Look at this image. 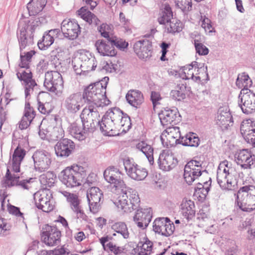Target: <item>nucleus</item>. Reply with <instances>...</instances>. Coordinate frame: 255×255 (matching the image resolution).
I'll list each match as a JSON object with an SVG mask.
<instances>
[{
	"label": "nucleus",
	"mask_w": 255,
	"mask_h": 255,
	"mask_svg": "<svg viewBox=\"0 0 255 255\" xmlns=\"http://www.w3.org/2000/svg\"><path fill=\"white\" fill-rule=\"evenodd\" d=\"M54 148L57 157L66 158L74 152L75 144L71 139L62 138L56 143Z\"/></svg>",
	"instance_id": "16"
},
{
	"label": "nucleus",
	"mask_w": 255,
	"mask_h": 255,
	"mask_svg": "<svg viewBox=\"0 0 255 255\" xmlns=\"http://www.w3.org/2000/svg\"><path fill=\"white\" fill-rule=\"evenodd\" d=\"M152 214L151 208L138 209L134 216V221L139 228H145L151 221Z\"/></svg>",
	"instance_id": "23"
},
{
	"label": "nucleus",
	"mask_w": 255,
	"mask_h": 255,
	"mask_svg": "<svg viewBox=\"0 0 255 255\" xmlns=\"http://www.w3.org/2000/svg\"><path fill=\"white\" fill-rule=\"evenodd\" d=\"M136 147L146 155L150 164L152 165L154 163L153 148L144 141L138 143Z\"/></svg>",
	"instance_id": "39"
},
{
	"label": "nucleus",
	"mask_w": 255,
	"mask_h": 255,
	"mask_svg": "<svg viewBox=\"0 0 255 255\" xmlns=\"http://www.w3.org/2000/svg\"><path fill=\"white\" fill-rule=\"evenodd\" d=\"M252 85V81L249 76L245 73H242L238 75L236 81V85L239 88L242 89H249Z\"/></svg>",
	"instance_id": "44"
},
{
	"label": "nucleus",
	"mask_w": 255,
	"mask_h": 255,
	"mask_svg": "<svg viewBox=\"0 0 255 255\" xmlns=\"http://www.w3.org/2000/svg\"><path fill=\"white\" fill-rule=\"evenodd\" d=\"M96 82L91 83L89 85L86 86L84 89V92L82 95L83 102L86 103L90 106L96 105ZM89 107H88L89 108ZM95 111H94L93 112Z\"/></svg>",
	"instance_id": "31"
},
{
	"label": "nucleus",
	"mask_w": 255,
	"mask_h": 255,
	"mask_svg": "<svg viewBox=\"0 0 255 255\" xmlns=\"http://www.w3.org/2000/svg\"><path fill=\"white\" fill-rule=\"evenodd\" d=\"M82 94L80 92L71 94L65 100L64 107L68 113L75 114L83 105Z\"/></svg>",
	"instance_id": "20"
},
{
	"label": "nucleus",
	"mask_w": 255,
	"mask_h": 255,
	"mask_svg": "<svg viewBox=\"0 0 255 255\" xmlns=\"http://www.w3.org/2000/svg\"><path fill=\"white\" fill-rule=\"evenodd\" d=\"M86 56L84 55L82 52L72 58V65L73 68L77 75L87 76L90 72L89 70L83 68V61L87 59Z\"/></svg>",
	"instance_id": "33"
},
{
	"label": "nucleus",
	"mask_w": 255,
	"mask_h": 255,
	"mask_svg": "<svg viewBox=\"0 0 255 255\" xmlns=\"http://www.w3.org/2000/svg\"><path fill=\"white\" fill-rule=\"evenodd\" d=\"M38 110L42 114L48 115L52 111L53 108L50 103H45L43 104L39 101Z\"/></svg>",
	"instance_id": "62"
},
{
	"label": "nucleus",
	"mask_w": 255,
	"mask_h": 255,
	"mask_svg": "<svg viewBox=\"0 0 255 255\" xmlns=\"http://www.w3.org/2000/svg\"><path fill=\"white\" fill-rule=\"evenodd\" d=\"M10 226L8 225L6 220L0 217V237H4L8 234Z\"/></svg>",
	"instance_id": "59"
},
{
	"label": "nucleus",
	"mask_w": 255,
	"mask_h": 255,
	"mask_svg": "<svg viewBox=\"0 0 255 255\" xmlns=\"http://www.w3.org/2000/svg\"><path fill=\"white\" fill-rule=\"evenodd\" d=\"M178 113L176 110H165L159 114V118L163 126H167L175 122L177 118Z\"/></svg>",
	"instance_id": "36"
},
{
	"label": "nucleus",
	"mask_w": 255,
	"mask_h": 255,
	"mask_svg": "<svg viewBox=\"0 0 255 255\" xmlns=\"http://www.w3.org/2000/svg\"><path fill=\"white\" fill-rule=\"evenodd\" d=\"M94 107L90 106L89 108H85L80 115L82 122L83 129L77 124L72 125L71 132L75 135V137L80 140L86 138L89 133H93L96 130L94 120L92 118Z\"/></svg>",
	"instance_id": "4"
},
{
	"label": "nucleus",
	"mask_w": 255,
	"mask_h": 255,
	"mask_svg": "<svg viewBox=\"0 0 255 255\" xmlns=\"http://www.w3.org/2000/svg\"><path fill=\"white\" fill-rule=\"evenodd\" d=\"M56 176L53 173H47L41 176V182L44 184L46 187H51L54 186Z\"/></svg>",
	"instance_id": "51"
},
{
	"label": "nucleus",
	"mask_w": 255,
	"mask_h": 255,
	"mask_svg": "<svg viewBox=\"0 0 255 255\" xmlns=\"http://www.w3.org/2000/svg\"><path fill=\"white\" fill-rule=\"evenodd\" d=\"M82 53L84 55L86 56L87 58L85 61H83V69L89 70L90 72L95 70L96 65H94V60L95 59L94 55H92L91 53L88 51H83L82 52Z\"/></svg>",
	"instance_id": "46"
},
{
	"label": "nucleus",
	"mask_w": 255,
	"mask_h": 255,
	"mask_svg": "<svg viewBox=\"0 0 255 255\" xmlns=\"http://www.w3.org/2000/svg\"><path fill=\"white\" fill-rule=\"evenodd\" d=\"M217 180L223 190H234L237 185L235 170L232 164L227 160H224L220 163L217 170Z\"/></svg>",
	"instance_id": "5"
},
{
	"label": "nucleus",
	"mask_w": 255,
	"mask_h": 255,
	"mask_svg": "<svg viewBox=\"0 0 255 255\" xmlns=\"http://www.w3.org/2000/svg\"><path fill=\"white\" fill-rule=\"evenodd\" d=\"M77 15L89 24L92 23V19L95 16L94 14L89 11L86 6H82L76 12Z\"/></svg>",
	"instance_id": "49"
},
{
	"label": "nucleus",
	"mask_w": 255,
	"mask_h": 255,
	"mask_svg": "<svg viewBox=\"0 0 255 255\" xmlns=\"http://www.w3.org/2000/svg\"><path fill=\"white\" fill-rule=\"evenodd\" d=\"M86 175V167L73 164L63 170L59 175V178L67 188H73L82 185V181Z\"/></svg>",
	"instance_id": "3"
},
{
	"label": "nucleus",
	"mask_w": 255,
	"mask_h": 255,
	"mask_svg": "<svg viewBox=\"0 0 255 255\" xmlns=\"http://www.w3.org/2000/svg\"><path fill=\"white\" fill-rule=\"evenodd\" d=\"M175 3L184 12L189 11L192 8V0H175Z\"/></svg>",
	"instance_id": "56"
},
{
	"label": "nucleus",
	"mask_w": 255,
	"mask_h": 255,
	"mask_svg": "<svg viewBox=\"0 0 255 255\" xmlns=\"http://www.w3.org/2000/svg\"><path fill=\"white\" fill-rule=\"evenodd\" d=\"M133 48L134 52L140 59H146L151 56L152 45L147 40L136 42Z\"/></svg>",
	"instance_id": "26"
},
{
	"label": "nucleus",
	"mask_w": 255,
	"mask_h": 255,
	"mask_svg": "<svg viewBox=\"0 0 255 255\" xmlns=\"http://www.w3.org/2000/svg\"><path fill=\"white\" fill-rule=\"evenodd\" d=\"M35 115V111L33 108L30 106V103L29 102V98L27 97V98H25L24 116L25 118L28 117L31 119V118H34Z\"/></svg>",
	"instance_id": "58"
},
{
	"label": "nucleus",
	"mask_w": 255,
	"mask_h": 255,
	"mask_svg": "<svg viewBox=\"0 0 255 255\" xmlns=\"http://www.w3.org/2000/svg\"><path fill=\"white\" fill-rule=\"evenodd\" d=\"M35 53V52L34 50H31L23 53H21L20 55V62L19 64V67L28 69L29 68V62L31 61V58Z\"/></svg>",
	"instance_id": "48"
},
{
	"label": "nucleus",
	"mask_w": 255,
	"mask_h": 255,
	"mask_svg": "<svg viewBox=\"0 0 255 255\" xmlns=\"http://www.w3.org/2000/svg\"><path fill=\"white\" fill-rule=\"evenodd\" d=\"M16 76L20 81L24 82L25 96L27 98L30 96L31 92L33 91L34 87L37 85L35 81L32 79V74L30 70L28 72L23 70L21 72H17Z\"/></svg>",
	"instance_id": "22"
},
{
	"label": "nucleus",
	"mask_w": 255,
	"mask_h": 255,
	"mask_svg": "<svg viewBox=\"0 0 255 255\" xmlns=\"http://www.w3.org/2000/svg\"><path fill=\"white\" fill-rule=\"evenodd\" d=\"M97 50L103 56H115L117 54V51L113 45L109 42H106L104 40H99L97 42Z\"/></svg>",
	"instance_id": "34"
},
{
	"label": "nucleus",
	"mask_w": 255,
	"mask_h": 255,
	"mask_svg": "<svg viewBox=\"0 0 255 255\" xmlns=\"http://www.w3.org/2000/svg\"><path fill=\"white\" fill-rule=\"evenodd\" d=\"M113 26L107 23H103L100 25L99 28V32H100L101 35L107 38L108 41L111 40L110 35L112 34Z\"/></svg>",
	"instance_id": "53"
},
{
	"label": "nucleus",
	"mask_w": 255,
	"mask_h": 255,
	"mask_svg": "<svg viewBox=\"0 0 255 255\" xmlns=\"http://www.w3.org/2000/svg\"><path fill=\"white\" fill-rule=\"evenodd\" d=\"M201 164L200 162L191 160L187 163L184 168V178L188 184H191L201 176Z\"/></svg>",
	"instance_id": "17"
},
{
	"label": "nucleus",
	"mask_w": 255,
	"mask_h": 255,
	"mask_svg": "<svg viewBox=\"0 0 255 255\" xmlns=\"http://www.w3.org/2000/svg\"><path fill=\"white\" fill-rule=\"evenodd\" d=\"M186 88L185 84H179L175 90H172L170 93L171 97L177 101H181L185 98L186 95L184 91Z\"/></svg>",
	"instance_id": "47"
},
{
	"label": "nucleus",
	"mask_w": 255,
	"mask_h": 255,
	"mask_svg": "<svg viewBox=\"0 0 255 255\" xmlns=\"http://www.w3.org/2000/svg\"><path fill=\"white\" fill-rule=\"evenodd\" d=\"M237 205L244 212H251L255 210V186H244L239 190Z\"/></svg>",
	"instance_id": "6"
},
{
	"label": "nucleus",
	"mask_w": 255,
	"mask_h": 255,
	"mask_svg": "<svg viewBox=\"0 0 255 255\" xmlns=\"http://www.w3.org/2000/svg\"><path fill=\"white\" fill-rule=\"evenodd\" d=\"M61 74L57 71H47L45 74L44 87L48 91L55 92L58 88L63 85Z\"/></svg>",
	"instance_id": "13"
},
{
	"label": "nucleus",
	"mask_w": 255,
	"mask_h": 255,
	"mask_svg": "<svg viewBox=\"0 0 255 255\" xmlns=\"http://www.w3.org/2000/svg\"><path fill=\"white\" fill-rule=\"evenodd\" d=\"M5 177L7 181H10V184H8V187H12L13 186H19L24 189H28L29 187L27 185L31 182L34 179L30 178L28 179H23L19 180V176L15 175H12L10 172L8 167H7Z\"/></svg>",
	"instance_id": "30"
},
{
	"label": "nucleus",
	"mask_w": 255,
	"mask_h": 255,
	"mask_svg": "<svg viewBox=\"0 0 255 255\" xmlns=\"http://www.w3.org/2000/svg\"><path fill=\"white\" fill-rule=\"evenodd\" d=\"M113 230L121 234L124 238H128V233L126 225L123 222L116 223L112 226Z\"/></svg>",
	"instance_id": "52"
},
{
	"label": "nucleus",
	"mask_w": 255,
	"mask_h": 255,
	"mask_svg": "<svg viewBox=\"0 0 255 255\" xmlns=\"http://www.w3.org/2000/svg\"><path fill=\"white\" fill-rule=\"evenodd\" d=\"M54 41V38L45 31L41 39L37 43L39 48L42 50H45L49 48Z\"/></svg>",
	"instance_id": "43"
},
{
	"label": "nucleus",
	"mask_w": 255,
	"mask_h": 255,
	"mask_svg": "<svg viewBox=\"0 0 255 255\" xmlns=\"http://www.w3.org/2000/svg\"><path fill=\"white\" fill-rule=\"evenodd\" d=\"M44 16L31 17L30 19H20L18 24L17 36L21 51L27 45L33 43V33L37 27L45 23Z\"/></svg>",
	"instance_id": "1"
},
{
	"label": "nucleus",
	"mask_w": 255,
	"mask_h": 255,
	"mask_svg": "<svg viewBox=\"0 0 255 255\" xmlns=\"http://www.w3.org/2000/svg\"><path fill=\"white\" fill-rule=\"evenodd\" d=\"M255 131V122L251 119H247L243 121L241 126V132H250Z\"/></svg>",
	"instance_id": "54"
},
{
	"label": "nucleus",
	"mask_w": 255,
	"mask_h": 255,
	"mask_svg": "<svg viewBox=\"0 0 255 255\" xmlns=\"http://www.w3.org/2000/svg\"><path fill=\"white\" fill-rule=\"evenodd\" d=\"M25 150L18 145L15 149L12 158L14 160H18L19 161H22L25 155Z\"/></svg>",
	"instance_id": "63"
},
{
	"label": "nucleus",
	"mask_w": 255,
	"mask_h": 255,
	"mask_svg": "<svg viewBox=\"0 0 255 255\" xmlns=\"http://www.w3.org/2000/svg\"><path fill=\"white\" fill-rule=\"evenodd\" d=\"M128 103L133 107H138L144 101V98L141 92L136 90H130L126 95Z\"/></svg>",
	"instance_id": "37"
},
{
	"label": "nucleus",
	"mask_w": 255,
	"mask_h": 255,
	"mask_svg": "<svg viewBox=\"0 0 255 255\" xmlns=\"http://www.w3.org/2000/svg\"><path fill=\"white\" fill-rule=\"evenodd\" d=\"M211 182V178H208L207 181L203 182L204 185H203L202 183L198 184V186L195 189L194 196L200 201H204L210 190Z\"/></svg>",
	"instance_id": "35"
},
{
	"label": "nucleus",
	"mask_w": 255,
	"mask_h": 255,
	"mask_svg": "<svg viewBox=\"0 0 255 255\" xmlns=\"http://www.w3.org/2000/svg\"><path fill=\"white\" fill-rule=\"evenodd\" d=\"M159 168L163 171H169L174 165V157L172 152L169 149L162 151L158 159Z\"/></svg>",
	"instance_id": "25"
},
{
	"label": "nucleus",
	"mask_w": 255,
	"mask_h": 255,
	"mask_svg": "<svg viewBox=\"0 0 255 255\" xmlns=\"http://www.w3.org/2000/svg\"><path fill=\"white\" fill-rule=\"evenodd\" d=\"M110 101L107 98L106 94H98L97 96V108H103L110 104Z\"/></svg>",
	"instance_id": "61"
},
{
	"label": "nucleus",
	"mask_w": 255,
	"mask_h": 255,
	"mask_svg": "<svg viewBox=\"0 0 255 255\" xmlns=\"http://www.w3.org/2000/svg\"><path fill=\"white\" fill-rule=\"evenodd\" d=\"M35 205L38 209L46 213L52 211L54 209V206L50 203V200L47 197H40L38 202H35Z\"/></svg>",
	"instance_id": "45"
},
{
	"label": "nucleus",
	"mask_w": 255,
	"mask_h": 255,
	"mask_svg": "<svg viewBox=\"0 0 255 255\" xmlns=\"http://www.w3.org/2000/svg\"><path fill=\"white\" fill-rule=\"evenodd\" d=\"M47 0H30L27 4V9L30 16L36 15L45 6Z\"/></svg>",
	"instance_id": "38"
},
{
	"label": "nucleus",
	"mask_w": 255,
	"mask_h": 255,
	"mask_svg": "<svg viewBox=\"0 0 255 255\" xmlns=\"http://www.w3.org/2000/svg\"><path fill=\"white\" fill-rule=\"evenodd\" d=\"M101 67L107 72L112 73L116 71L117 65L113 64L111 61L102 60L100 62Z\"/></svg>",
	"instance_id": "57"
},
{
	"label": "nucleus",
	"mask_w": 255,
	"mask_h": 255,
	"mask_svg": "<svg viewBox=\"0 0 255 255\" xmlns=\"http://www.w3.org/2000/svg\"><path fill=\"white\" fill-rule=\"evenodd\" d=\"M201 20V26L204 29L205 31L210 34L212 32H215L214 28L213 27L210 19L207 17H202Z\"/></svg>",
	"instance_id": "60"
},
{
	"label": "nucleus",
	"mask_w": 255,
	"mask_h": 255,
	"mask_svg": "<svg viewBox=\"0 0 255 255\" xmlns=\"http://www.w3.org/2000/svg\"><path fill=\"white\" fill-rule=\"evenodd\" d=\"M172 12L169 5H165L164 8L159 13L157 20L160 24L168 23L172 18Z\"/></svg>",
	"instance_id": "42"
},
{
	"label": "nucleus",
	"mask_w": 255,
	"mask_h": 255,
	"mask_svg": "<svg viewBox=\"0 0 255 255\" xmlns=\"http://www.w3.org/2000/svg\"><path fill=\"white\" fill-rule=\"evenodd\" d=\"M66 251L63 247L59 249H55L54 250L46 251L43 250L41 252L40 255H64Z\"/></svg>",
	"instance_id": "64"
},
{
	"label": "nucleus",
	"mask_w": 255,
	"mask_h": 255,
	"mask_svg": "<svg viewBox=\"0 0 255 255\" xmlns=\"http://www.w3.org/2000/svg\"><path fill=\"white\" fill-rule=\"evenodd\" d=\"M131 124L129 117L124 114L123 118L114 127L108 136H116L127 132L131 128Z\"/></svg>",
	"instance_id": "27"
},
{
	"label": "nucleus",
	"mask_w": 255,
	"mask_h": 255,
	"mask_svg": "<svg viewBox=\"0 0 255 255\" xmlns=\"http://www.w3.org/2000/svg\"><path fill=\"white\" fill-rule=\"evenodd\" d=\"M180 75L183 79H192L196 82L203 81L208 77L207 71L204 67H199L196 61L184 66Z\"/></svg>",
	"instance_id": "8"
},
{
	"label": "nucleus",
	"mask_w": 255,
	"mask_h": 255,
	"mask_svg": "<svg viewBox=\"0 0 255 255\" xmlns=\"http://www.w3.org/2000/svg\"><path fill=\"white\" fill-rule=\"evenodd\" d=\"M109 80L108 77H105L97 82V95L101 94H106V88Z\"/></svg>",
	"instance_id": "55"
},
{
	"label": "nucleus",
	"mask_w": 255,
	"mask_h": 255,
	"mask_svg": "<svg viewBox=\"0 0 255 255\" xmlns=\"http://www.w3.org/2000/svg\"><path fill=\"white\" fill-rule=\"evenodd\" d=\"M106 180L114 185L115 190L123 191L126 188V184L122 178L121 173L114 167H109L104 173Z\"/></svg>",
	"instance_id": "11"
},
{
	"label": "nucleus",
	"mask_w": 255,
	"mask_h": 255,
	"mask_svg": "<svg viewBox=\"0 0 255 255\" xmlns=\"http://www.w3.org/2000/svg\"><path fill=\"white\" fill-rule=\"evenodd\" d=\"M112 197L114 204L123 213H129L136 209L140 202L137 192L131 189L127 192L119 190Z\"/></svg>",
	"instance_id": "2"
},
{
	"label": "nucleus",
	"mask_w": 255,
	"mask_h": 255,
	"mask_svg": "<svg viewBox=\"0 0 255 255\" xmlns=\"http://www.w3.org/2000/svg\"><path fill=\"white\" fill-rule=\"evenodd\" d=\"M110 238L108 236L102 237L100 239L101 244H102L104 250H109L115 255L120 254L123 252L124 249L121 247H117L114 245L112 243L110 242L106 245V243L108 242Z\"/></svg>",
	"instance_id": "41"
},
{
	"label": "nucleus",
	"mask_w": 255,
	"mask_h": 255,
	"mask_svg": "<svg viewBox=\"0 0 255 255\" xmlns=\"http://www.w3.org/2000/svg\"><path fill=\"white\" fill-rule=\"evenodd\" d=\"M124 165L128 175L134 180H142L147 175V171L145 168L132 163L129 160L126 161Z\"/></svg>",
	"instance_id": "21"
},
{
	"label": "nucleus",
	"mask_w": 255,
	"mask_h": 255,
	"mask_svg": "<svg viewBox=\"0 0 255 255\" xmlns=\"http://www.w3.org/2000/svg\"><path fill=\"white\" fill-rule=\"evenodd\" d=\"M153 230L161 235L168 237L173 234L175 230V226L167 218L156 219L153 223Z\"/></svg>",
	"instance_id": "19"
},
{
	"label": "nucleus",
	"mask_w": 255,
	"mask_h": 255,
	"mask_svg": "<svg viewBox=\"0 0 255 255\" xmlns=\"http://www.w3.org/2000/svg\"><path fill=\"white\" fill-rule=\"evenodd\" d=\"M239 97L242 103L241 109L244 113L250 114L255 111V94L249 89H242Z\"/></svg>",
	"instance_id": "15"
},
{
	"label": "nucleus",
	"mask_w": 255,
	"mask_h": 255,
	"mask_svg": "<svg viewBox=\"0 0 255 255\" xmlns=\"http://www.w3.org/2000/svg\"><path fill=\"white\" fill-rule=\"evenodd\" d=\"M180 137L179 128L177 127L167 128L160 135V139L163 145L168 148L175 145Z\"/></svg>",
	"instance_id": "18"
},
{
	"label": "nucleus",
	"mask_w": 255,
	"mask_h": 255,
	"mask_svg": "<svg viewBox=\"0 0 255 255\" xmlns=\"http://www.w3.org/2000/svg\"><path fill=\"white\" fill-rule=\"evenodd\" d=\"M169 22V25L167 26V29L169 32H178L182 30V23L179 20L172 17Z\"/></svg>",
	"instance_id": "50"
},
{
	"label": "nucleus",
	"mask_w": 255,
	"mask_h": 255,
	"mask_svg": "<svg viewBox=\"0 0 255 255\" xmlns=\"http://www.w3.org/2000/svg\"><path fill=\"white\" fill-rule=\"evenodd\" d=\"M232 123V115L227 108H220L216 117V124L222 130L227 129Z\"/></svg>",
	"instance_id": "29"
},
{
	"label": "nucleus",
	"mask_w": 255,
	"mask_h": 255,
	"mask_svg": "<svg viewBox=\"0 0 255 255\" xmlns=\"http://www.w3.org/2000/svg\"><path fill=\"white\" fill-rule=\"evenodd\" d=\"M124 114L122 111L117 108L108 111L99 123L101 132L104 135H108L121 118H123Z\"/></svg>",
	"instance_id": "7"
},
{
	"label": "nucleus",
	"mask_w": 255,
	"mask_h": 255,
	"mask_svg": "<svg viewBox=\"0 0 255 255\" xmlns=\"http://www.w3.org/2000/svg\"><path fill=\"white\" fill-rule=\"evenodd\" d=\"M200 140L197 134L193 132H189L181 138V142L183 145L190 146H197Z\"/></svg>",
	"instance_id": "40"
},
{
	"label": "nucleus",
	"mask_w": 255,
	"mask_h": 255,
	"mask_svg": "<svg viewBox=\"0 0 255 255\" xmlns=\"http://www.w3.org/2000/svg\"><path fill=\"white\" fill-rule=\"evenodd\" d=\"M152 243L147 238L145 233L140 235V241L137 244L138 255H149L152 252Z\"/></svg>",
	"instance_id": "32"
},
{
	"label": "nucleus",
	"mask_w": 255,
	"mask_h": 255,
	"mask_svg": "<svg viewBox=\"0 0 255 255\" xmlns=\"http://www.w3.org/2000/svg\"><path fill=\"white\" fill-rule=\"evenodd\" d=\"M179 212L187 220L192 219L196 213L194 201L190 199L184 198L179 205Z\"/></svg>",
	"instance_id": "24"
},
{
	"label": "nucleus",
	"mask_w": 255,
	"mask_h": 255,
	"mask_svg": "<svg viewBox=\"0 0 255 255\" xmlns=\"http://www.w3.org/2000/svg\"><path fill=\"white\" fill-rule=\"evenodd\" d=\"M43 230L44 231L41 233V239L46 245L54 246L60 244L61 233L55 226L47 224L43 228Z\"/></svg>",
	"instance_id": "9"
},
{
	"label": "nucleus",
	"mask_w": 255,
	"mask_h": 255,
	"mask_svg": "<svg viewBox=\"0 0 255 255\" xmlns=\"http://www.w3.org/2000/svg\"><path fill=\"white\" fill-rule=\"evenodd\" d=\"M61 31L65 38L73 40L80 34L81 27L76 20L65 19L61 23Z\"/></svg>",
	"instance_id": "10"
},
{
	"label": "nucleus",
	"mask_w": 255,
	"mask_h": 255,
	"mask_svg": "<svg viewBox=\"0 0 255 255\" xmlns=\"http://www.w3.org/2000/svg\"><path fill=\"white\" fill-rule=\"evenodd\" d=\"M254 155L248 149L240 151L236 157L237 162L244 168H251L255 163Z\"/></svg>",
	"instance_id": "28"
},
{
	"label": "nucleus",
	"mask_w": 255,
	"mask_h": 255,
	"mask_svg": "<svg viewBox=\"0 0 255 255\" xmlns=\"http://www.w3.org/2000/svg\"><path fill=\"white\" fill-rule=\"evenodd\" d=\"M32 157L36 170L43 172L49 168L51 162V157L50 153L48 151L37 150L33 153Z\"/></svg>",
	"instance_id": "14"
},
{
	"label": "nucleus",
	"mask_w": 255,
	"mask_h": 255,
	"mask_svg": "<svg viewBox=\"0 0 255 255\" xmlns=\"http://www.w3.org/2000/svg\"><path fill=\"white\" fill-rule=\"evenodd\" d=\"M96 181V174L91 172L87 177H84L82 181V184L87 185L91 187L88 189L87 193V198L89 204L90 211L93 214H96V186H92Z\"/></svg>",
	"instance_id": "12"
}]
</instances>
